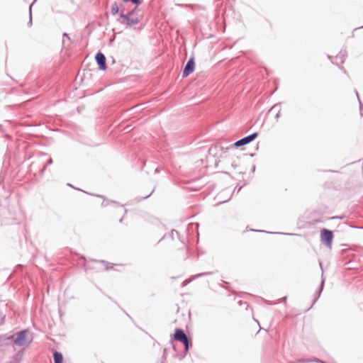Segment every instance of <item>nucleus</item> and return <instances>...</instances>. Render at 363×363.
I'll return each instance as SVG.
<instances>
[{
  "label": "nucleus",
  "mask_w": 363,
  "mask_h": 363,
  "mask_svg": "<svg viewBox=\"0 0 363 363\" xmlns=\"http://www.w3.org/2000/svg\"><path fill=\"white\" fill-rule=\"evenodd\" d=\"M277 108H278V112L277 113L275 118H276V119L277 120V119L279 118V116H280L279 104H274V106L270 108L269 111H273V110H274V109H277Z\"/></svg>",
  "instance_id": "obj_16"
},
{
  "label": "nucleus",
  "mask_w": 363,
  "mask_h": 363,
  "mask_svg": "<svg viewBox=\"0 0 363 363\" xmlns=\"http://www.w3.org/2000/svg\"><path fill=\"white\" fill-rule=\"evenodd\" d=\"M324 284H325V278L323 277V274L322 273V279H321V282H320V284L316 291V297L315 298L314 301H313V303L317 301V300L318 299V298L320 297L322 291H323V287H324Z\"/></svg>",
  "instance_id": "obj_11"
},
{
  "label": "nucleus",
  "mask_w": 363,
  "mask_h": 363,
  "mask_svg": "<svg viewBox=\"0 0 363 363\" xmlns=\"http://www.w3.org/2000/svg\"><path fill=\"white\" fill-rule=\"evenodd\" d=\"M137 9V7L135 6L130 11H125L123 10L120 13L119 16L117 18V21L121 24L125 25L127 27H131L138 24L140 20L135 13Z\"/></svg>",
  "instance_id": "obj_1"
},
{
  "label": "nucleus",
  "mask_w": 363,
  "mask_h": 363,
  "mask_svg": "<svg viewBox=\"0 0 363 363\" xmlns=\"http://www.w3.org/2000/svg\"><path fill=\"white\" fill-rule=\"evenodd\" d=\"M36 1V0H34V1L29 6V14H30V18H29V21L28 22V26L29 27H30L32 26V6L33 5V4Z\"/></svg>",
  "instance_id": "obj_15"
},
{
  "label": "nucleus",
  "mask_w": 363,
  "mask_h": 363,
  "mask_svg": "<svg viewBox=\"0 0 363 363\" xmlns=\"http://www.w3.org/2000/svg\"><path fill=\"white\" fill-rule=\"evenodd\" d=\"M213 274V272H203V273H199V274H195V275L192 276L191 279L184 281V282L182 283V285L183 286H186V284L190 283L191 281H192L194 279H196L197 278H199V277H203V276L210 275V274Z\"/></svg>",
  "instance_id": "obj_10"
},
{
  "label": "nucleus",
  "mask_w": 363,
  "mask_h": 363,
  "mask_svg": "<svg viewBox=\"0 0 363 363\" xmlns=\"http://www.w3.org/2000/svg\"><path fill=\"white\" fill-rule=\"evenodd\" d=\"M274 234H283V235H294L295 234H291V233H274Z\"/></svg>",
  "instance_id": "obj_27"
},
{
  "label": "nucleus",
  "mask_w": 363,
  "mask_h": 363,
  "mask_svg": "<svg viewBox=\"0 0 363 363\" xmlns=\"http://www.w3.org/2000/svg\"><path fill=\"white\" fill-rule=\"evenodd\" d=\"M186 334L182 329L178 328L176 329L173 337L174 340L180 342L181 340H186Z\"/></svg>",
  "instance_id": "obj_8"
},
{
  "label": "nucleus",
  "mask_w": 363,
  "mask_h": 363,
  "mask_svg": "<svg viewBox=\"0 0 363 363\" xmlns=\"http://www.w3.org/2000/svg\"><path fill=\"white\" fill-rule=\"evenodd\" d=\"M346 56H347V50L345 49H342L339 53L335 56V62H334L333 60V57L331 56V55H328V58L331 61V62L333 64H335L336 65L338 66L339 69H340L341 70L343 71V72L345 74H346V71L345 69H344L343 67L339 65V64H342L344 63L345 60V58H346Z\"/></svg>",
  "instance_id": "obj_3"
},
{
  "label": "nucleus",
  "mask_w": 363,
  "mask_h": 363,
  "mask_svg": "<svg viewBox=\"0 0 363 363\" xmlns=\"http://www.w3.org/2000/svg\"><path fill=\"white\" fill-rule=\"evenodd\" d=\"M315 358H301L297 360L298 363H310L314 362Z\"/></svg>",
  "instance_id": "obj_14"
},
{
  "label": "nucleus",
  "mask_w": 363,
  "mask_h": 363,
  "mask_svg": "<svg viewBox=\"0 0 363 363\" xmlns=\"http://www.w3.org/2000/svg\"><path fill=\"white\" fill-rule=\"evenodd\" d=\"M123 10V11H127L125 10V9L124 8L123 4H121L119 5V13H120Z\"/></svg>",
  "instance_id": "obj_22"
},
{
  "label": "nucleus",
  "mask_w": 363,
  "mask_h": 363,
  "mask_svg": "<svg viewBox=\"0 0 363 363\" xmlns=\"http://www.w3.org/2000/svg\"><path fill=\"white\" fill-rule=\"evenodd\" d=\"M356 95H357V97L358 98V100H359L361 115H363V112H362L363 104H362V103L361 102V101L359 99V94H358V92L357 91H356Z\"/></svg>",
  "instance_id": "obj_21"
},
{
  "label": "nucleus",
  "mask_w": 363,
  "mask_h": 363,
  "mask_svg": "<svg viewBox=\"0 0 363 363\" xmlns=\"http://www.w3.org/2000/svg\"><path fill=\"white\" fill-rule=\"evenodd\" d=\"M257 136H258V133L255 132L247 136H245V137L237 140L232 145L235 147H240L246 145L250 143L251 142H252L255 139H256Z\"/></svg>",
  "instance_id": "obj_5"
},
{
  "label": "nucleus",
  "mask_w": 363,
  "mask_h": 363,
  "mask_svg": "<svg viewBox=\"0 0 363 363\" xmlns=\"http://www.w3.org/2000/svg\"><path fill=\"white\" fill-rule=\"evenodd\" d=\"M63 36H64V37H66L68 40H70V38H69V35H68V34H67V33H65L63 34Z\"/></svg>",
  "instance_id": "obj_28"
},
{
  "label": "nucleus",
  "mask_w": 363,
  "mask_h": 363,
  "mask_svg": "<svg viewBox=\"0 0 363 363\" xmlns=\"http://www.w3.org/2000/svg\"><path fill=\"white\" fill-rule=\"evenodd\" d=\"M195 69V62L194 58L191 57L186 62V64L184 66V68L182 72V77H188L191 73L194 72Z\"/></svg>",
  "instance_id": "obj_7"
},
{
  "label": "nucleus",
  "mask_w": 363,
  "mask_h": 363,
  "mask_svg": "<svg viewBox=\"0 0 363 363\" xmlns=\"http://www.w3.org/2000/svg\"><path fill=\"white\" fill-rule=\"evenodd\" d=\"M184 354L182 355L181 357V359L184 358L186 354V352L189 351L190 347H191V341L189 340V342H186V343H185V345H184Z\"/></svg>",
  "instance_id": "obj_18"
},
{
  "label": "nucleus",
  "mask_w": 363,
  "mask_h": 363,
  "mask_svg": "<svg viewBox=\"0 0 363 363\" xmlns=\"http://www.w3.org/2000/svg\"><path fill=\"white\" fill-rule=\"evenodd\" d=\"M0 342H2L7 345H11L13 343L14 344V335H11L9 336H1Z\"/></svg>",
  "instance_id": "obj_9"
},
{
  "label": "nucleus",
  "mask_w": 363,
  "mask_h": 363,
  "mask_svg": "<svg viewBox=\"0 0 363 363\" xmlns=\"http://www.w3.org/2000/svg\"><path fill=\"white\" fill-rule=\"evenodd\" d=\"M124 3L131 2L138 8L143 3V0H122Z\"/></svg>",
  "instance_id": "obj_17"
},
{
  "label": "nucleus",
  "mask_w": 363,
  "mask_h": 363,
  "mask_svg": "<svg viewBox=\"0 0 363 363\" xmlns=\"http://www.w3.org/2000/svg\"><path fill=\"white\" fill-rule=\"evenodd\" d=\"M54 363H62L63 356L61 352L55 351L53 353Z\"/></svg>",
  "instance_id": "obj_12"
},
{
  "label": "nucleus",
  "mask_w": 363,
  "mask_h": 363,
  "mask_svg": "<svg viewBox=\"0 0 363 363\" xmlns=\"http://www.w3.org/2000/svg\"><path fill=\"white\" fill-rule=\"evenodd\" d=\"M166 238H167V235H164L160 240H164V239H166Z\"/></svg>",
  "instance_id": "obj_29"
},
{
  "label": "nucleus",
  "mask_w": 363,
  "mask_h": 363,
  "mask_svg": "<svg viewBox=\"0 0 363 363\" xmlns=\"http://www.w3.org/2000/svg\"><path fill=\"white\" fill-rule=\"evenodd\" d=\"M111 14L113 16L116 15L119 13V5L117 4L116 2H114L111 6Z\"/></svg>",
  "instance_id": "obj_13"
},
{
  "label": "nucleus",
  "mask_w": 363,
  "mask_h": 363,
  "mask_svg": "<svg viewBox=\"0 0 363 363\" xmlns=\"http://www.w3.org/2000/svg\"><path fill=\"white\" fill-rule=\"evenodd\" d=\"M101 264H104V267H105V269L106 270H108L110 268H112L113 267H110V263L106 262V261H104V260H101L99 261Z\"/></svg>",
  "instance_id": "obj_19"
},
{
  "label": "nucleus",
  "mask_w": 363,
  "mask_h": 363,
  "mask_svg": "<svg viewBox=\"0 0 363 363\" xmlns=\"http://www.w3.org/2000/svg\"><path fill=\"white\" fill-rule=\"evenodd\" d=\"M95 60L96 62V64L99 66V68L102 70L105 71L107 69L106 66V56L101 52H98L95 55Z\"/></svg>",
  "instance_id": "obj_6"
},
{
  "label": "nucleus",
  "mask_w": 363,
  "mask_h": 363,
  "mask_svg": "<svg viewBox=\"0 0 363 363\" xmlns=\"http://www.w3.org/2000/svg\"><path fill=\"white\" fill-rule=\"evenodd\" d=\"M29 333L28 329L22 330L14 335V344L19 347L28 345L31 340H28L27 336Z\"/></svg>",
  "instance_id": "obj_2"
},
{
  "label": "nucleus",
  "mask_w": 363,
  "mask_h": 363,
  "mask_svg": "<svg viewBox=\"0 0 363 363\" xmlns=\"http://www.w3.org/2000/svg\"><path fill=\"white\" fill-rule=\"evenodd\" d=\"M314 362H317V363H326L325 361H323V360H321L320 359H318V358H315Z\"/></svg>",
  "instance_id": "obj_24"
},
{
  "label": "nucleus",
  "mask_w": 363,
  "mask_h": 363,
  "mask_svg": "<svg viewBox=\"0 0 363 363\" xmlns=\"http://www.w3.org/2000/svg\"><path fill=\"white\" fill-rule=\"evenodd\" d=\"M153 191H154V189L148 195L143 197L142 199H145L148 198L152 194Z\"/></svg>",
  "instance_id": "obj_26"
},
{
  "label": "nucleus",
  "mask_w": 363,
  "mask_h": 363,
  "mask_svg": "<svg viewBox=\"0 0 363 363\" xmlns=\"http://www.w3.org/2000/svg\"><path fill=\"white\" fill-rule=\"evenodd\" d=\"M189 337L186 336V340H181L180 342L182 343H183V345H185V343H186V342H189Z\"/></svg>",
  "instance_id": "obj_25"
},
{
  "label": "nucleus",
  "mask_w": 363,
  "mask_h": 363,
  "mask_svg": "<svg viewBox=\"0 0 363 363\" xmlns=\"http://www.w3.org/2000/svg\"><path fill=\"white\" fill-rule=\"evenodd\" d=\"M333 232L330 230L323 228L320 231V241L323 244H324L328 247H331L333 239Z\"/></svg>",
  "instance_id": "obj_4"
},
{
  "label": "nucleus",
  "mask_w": 363,
  "mask_h": 363,
  "mask_svg": "<svg viewBox=\"0 0 363 363\" xmlns=\"http://www.w3.org/2000/svg\"><path fill=\"white\" fill-rule=\"evenodd\" d=\"M175 234H176L177 235H178V236H179V233H178L177 230H172L171 231V233H169V237L172 240H174V235H175Z\"/></svg>",
  "instance_id": "obj_20"
},
{
  "label": "nucleus",
  "mask_w": 363,
  "mask_h": 363,
  "mask_svg": "<svg viewBox=\"0 0 363 363\" xmlns=\"http://www.w3.org/2000/svg\"><path fill=\"white\" fill-rule=\"evenodd\" d=\"M52 163V160L50 158V159H49V160L47 162V164H46V165L44 167V168H43V171H44V170H45V169L46 168V167H47L48 165H50Z\"/></svg>",
  "instance_id": "obj_23"
},
{
  "label": "nucleus",
  "mask_w": 363,
  "mask_h": 363,
  "mask_svg": "<svg viewBox=\"0 0 363 363\" xmlns=\"http://www.w3.org/2000/svg\"><path fill=\"white\" fill-rule=\"evenodd\" d=\"M259 232L267 233V231H264V230H259Z\"/></svg>",
  "instance_id": "obj_30"
}]
</instances>
